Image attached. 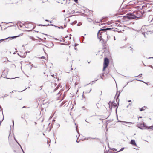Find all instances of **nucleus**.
Segmentation results:
<instances>
[{"label": "nucleus", "instance_id": "f257e3e1", "mask_svg": "<svg viewBox=\"0 0 153 153\" xmlns=\"http://www.w3.org/2000/svg\"><path fill=\"white\" fill-rule=\"evenodd\" d=\"M102 30L103 29H101L99 30L97 34V37L100 40V41L103 39L102 37L104 38L105 36L107 35V32H106L105 30Z\"/></svg>", "mask_w": 153, "mask_h": 153}, {"label": "nucleus", "instance_id": "f03ea898", "mask_svg": "<svg viewBox=\"0 0 153 153\" xmlns=\"http://www.w3.org/2000/svg\"><path fill=\"white\" fill-rule=\"evenodd\" d=\"M137 126L139 128L141 129H152V128H153V126H152L149 127H148L145 124V123L142 122L141 124H138L137 125Z\"/></svg>", "mask_w": 153, "mask_h": 153}, {"label": "nucleus", "instance_id": "7ed1b4c3", "mask_svg": "<svg viewBox=\"0 0 153 153\" xmlns=\"http://www.w3.org/2000/svg\"><path fill=\"white\" fill-rule=\"evenodd\" d=\"M138 13H138L137 14V15H136L133 13L128 14L127 17L129 19H135L136 18L140 17V16H139L137 15V14Z\"/></svg>", "mask_w": 153, "mask_h": 153}, {"label": "nucleus", "instance_id": "20e7f679", "mask_svg": "<svg viewBox=\"0 0 153 153\" xmlns=\"http://www.w3.org/2000/svg\"><path fill=\"white\" fill-rule=\"evenodd\" d=\"M109 63V60L107 58H105L104 59L103 64V71H104L105 69L107 67Z\"/></svg>", "mask_w": 153, "mask_h": 153}, {"label": "nucleus", "instance_id": "39448f33", "mask_svg": "<svg viewBox=\"0 0 153 153\" xmlns=\"http://www.w3.org/2000/svg\"><path fill=\"white\" fill-rule=\"evenodd\" d=\"M19 35L18 36H13L12 37H8L7 38H5V39H0V43L1 42H2V41L4 40H5L8 39H12L16 38L17 37H19Z\"/></svg>", "mask_w": 153, "mask_h": 153}, {"label": "nucleus", "instance_id": "423d86ee", "mask_svg": "<svg viewBox=\"0 0 153 153\" xmlns=\"http://www.w3.org/2000/svg\"><path fill=\"white\" fill-rule=\"evenodd\" d=\"M149 29H150H150H149V31H148L147 32H146V33L147 34H149V32H150V33H151L152 32V33H153V26H151V27H149Z\"/></svg>", "mask_w": 153, "mask_h": 153}, {"label": "nucleus", "instance_id": "0eeeda50", "mask_svg": "<svg viewBox=\"0 0 153 153\" xmlns=\"http://www.w3.org/2000/svg\"><path fill=\"white\" fill-rule=\"evenodd\" d=\"M130 143L133 145L136 146L137 145L136 143L135 140H132L130 142Z\"/></svg>", "mask_w": 153, "mask_h": 153}, {"label": "nucleus", "instance_id": "6e6552de", "mask_svg": "<svg viewBox=\"0 0 153 153\" xmlns=\"http://www.w3.org/2000/svg\"><path fill=\"white\" fill-rule=\"evenodd\" d=\"M113 29V28H108L106 29H103V30H105V31L106 32V31L107 30H111V29Z\"/></svg>", "mask_w": 153, "mask_h": 153}, {"label": "nucleus", "instance_id": "1a4fd4ad", "mask_svg": "<svg viewBox=\"0 0 153 153\" xmlns=\"http://www.w3.org/2000/svg\"><path fill=\"white\" fill-rule=\"evenodd\" d=\"M104 36H107L108 39H109L110 38V36H109L108 34H107V35H105Z\"/></svg>", "mask_w": 153, "mask_h": 153}, {"label": "nucleus", "instance_id": "9d476101", "mask_svg": "<svg viewBox=\"0 0 153 153\" xmlns=\"http://www.w3.org/2000/svg\"><path fill=\"white\" fill-rule=\"evenodd\" d=\"M53 25L51 24V25ZM38 25L39 26H46L50 25L48 24V25H41V24H40V25Z\"/></svg>", "mask_w": 153, "mask_h": 153}, {"label": "nucleus", "instance_id": "9b49d317", "mask_svg": "<svg viewBox=\"0 0 153 153\" xmlns=\"http://www.w3.org/2000/svg\"><path fill=\"white\" fill-rule=\"evenodd\" d=\"M114 103V102H109L108 103V105H109V107H110V105H111L113 104V103Z\"/></svg>", "mask_w": 153, "mask_h": 153}, {"label": "nucleus", "instance_id": "f8f14e48", "mask_svg": "<svg viewBox=\"0 0 153 153\" xmlns=\"http://www.w3.org/2000/svg\"><path fill=\"white\" fill-rule=\"evenodd\" d=\"M120 122H122V123H127V124L129 123H130V122H127L124 121H120Z\"/></svg>", "mask_w": 153, "mask_h": 153}, {"label": "nucleus", "instance_id": "ddd939ff", "mask_svg": "<svg viewBox=\"0 0 153 153\" xmlns=\"http://www.w3.org/2000/svg\"><path fill=\"white\" fill-rule=\"evenodd\" d=\"M91 88L89 91L88 92L87 91H85L84 92V93L86 94L87 93H89L91 91Z\"/></svg>", "mask_w": 153, "mask_h": 153}, {"label": "nucleus", "instance_id": "4468645a", "mask_svg": "<svg viewBox=\"0 0 153 153\" xmlns=\"http://www.w3.org/2000/svg\"><path fill=\"white\" fill-rule=\"evenodd\" d=\"M88 19V21L89 22H91L93 21L91 19Z\"/></svg>", "mask_w": 153, "mask_h": 153}, {"label": "nucleus", "instance_id": "2eb2a0df", "mask_svg": "<svg viewBox=\"0 0 153 153\" xmlns=\"http://www.w3.org/2000/svg\"><path fill=\"white\" fill-rule=\"evenodd\" d=\"M82 24V23L81 22H79L78 23L77 25V26H79L81 25Z\"/></svg>", "mask_w": 153, "mask_h": 153}, {"label": "nucleus", "instance_id": "dca6fc26", "mask_svg": "<svg viewBox=\"0 0 153 153\" xmlns=\"http://www.w3.org/2000/svg\"><path fill=\"white\" fill-rule=\"evenodd\" d=\"M77 23V21H74V22H73L72 23V24H76Z\"/></svg>", "mask_w": 153, "mask_h": 153}, {"label": "nucleus", "instance_id": "f3484780", "mask_svg": "<svg viewBox=\"0 0 153 153\" xmlns=\"http://www.w3.org/2000/svg\"><path fill=\"white\" fill-rule=\"evenodd\" d=\"M145 107V106H144V107H142V108H140V111H143L144 110V108Z\"/></svg>", "mask_w": 153, "mask_h": 153}, {"label": "nucleus", "instance_id": "a211bd4d", "mask_svg": "<svg viewBox=\"0 0 153 153\" xmlns=\"http://www.w3.org/2000/svg\"><path fill=\"white\" fill-rule=\"evenodd\" d=\"M42 2H44L45 1H48V0H41Z\"/></svg>", "mask_w": 153, "mask_h": 153}, {"label": "nucleus", "instance_id": "6ab92c4d", "mask_svg": "<svg viewBox=\"0 0 153 153\" xmlns=\"http://www.w3.org/2000/svg\"><path fill=\"white\" fill-rule=\"evenodd\" d=\"M124 149V148H122L120 150H119V151H118L117 152H119L120 151H123V150Z\"/></svg>", "mask_w": 153, "mask_h": 153}, {"label": "nucleus", "instance_id": "aec40b11", "mask_svg": "<svg viewBox=\"0 0 153 153\" xmlns=\"http://www.w3.org/2000/svg\"><path fill=\"white\" fill-rule=\"evenodd\" d=\"M51 47H53L54 46V44L53 43H51Z\"/></svg>", "mask_w": 153, "mask_h": 153}, {"label": "nucleus", "instance_id": "412c9836", "mask_svg": "<svg viewBox=\"0 0 153 153\" xmlns=\"http://www.w3.org/2000/svg\"><path fill=\"white\" fill-rule=\"evenodd\" d=\"M58 88V87H56L55 89L54 90V91H56V90Z\"/></svg>", "mask_w": 153, "mask_h": 153}, {"label": "nucleus", "instance_id": "4be33fe9", "mask_svg": "<svg viewBox=\"0 0 153 153\" xmlns=\"http://www.w3.org/2000/svg\"><path fill=\"white\" fill-rule=\"evenodd\" d=\"M145 33V32H143V34L144 35V37H146Z\"/></svg>", "mask_w": 153, "mask_h": 153}, {"label": "nucleus", "instance_id": "5701e85b", "mask_svg": "<svg viewBox=\"0 0 153 153\" xmlns=\"http://www.w3.org/2000/svg\"><path fill=\"white\" fill-rule=\"evenodd\" d=\"M144 28H145V27H142V28H141V31H143V29H144Z\"/></svg>", "mask_w": 153, "mask_h": 153}, {"label": "nucleus", "instance_id": "b1692460", "mask_svg": "<svg viewBox=\"0 0 153 153\" xmlns=\"http://www.w3.org/2000/svg\"><path fill=\"white\" fill-rule=\"evenodd\" d=\"M61 94V92H59L57 94V95H60Z\"/></svg>", "mask_w": 153, "mask_h": 153}, {"label": "nucleus", "instance_id": "393cba45", "mask_svg": "<svg viewBox=\"0 0 153 153\" xmlns=\"http://www.w3.org/2000/svg\"><path fill=\"white\" fill-rule=\"evenodd\" d=\"M34 28H35V27H33V28H32L31 30H29V31H32V30L33 29H34Z\"/></svg>", "mask_w": 153, "mask_h": 153}, {"label": "nucleus", "instance_id": "a878e982", "mask_svg": "<svg viewBox=\"0 0 153 153\" xmlns=\"http://www.w3.org/2000/svg\"><path fill=\"white\" fill-rule=\"evenodd\" d=\"M74 1L76 2V3H77L78 2V0H74Z\"/></svg>", "mask_w": 153, "mask_h": 153}, {"label": "nucleus", "instance_id": "bb28decb", "mask_svg": "<svg viewBox=\"0 0 153 153\" xmlns=\"http://www.w3.org/2000/svg\"><path fill=\"white\" fill-rule=\"evenodd\" d=\"M16 77H15L16 78ZM7 78V79H8V78ZM15 78H9V79H15Z\"/></svg>", "mask_w": 153, "mask_h": 153}, {"label": "nucleus", "instance_id": "cd10ccee", "mask_svg": "<svg viewBox=\"0 0 153 153\" xmlns=\"http://www.w3.org/2000/svg\"><path fill=\"white\" fill-rule=\"evenodd\" d=\"M45 58V57L44 56H42L41 57V59H44Z\"/></svg>", "mask_w": 153, "mask_h": 153}, {"label": "nucleus", "instance_id": "c85d7f7f", "mask_svg": "<svg viewBox=\"0 0 153 153\" xmlns=\"http://www.w3.org/2000/svg\"><path fill=\"white\" fill-rule=\"evenodd\" d=\"M21 147V149L22 150V152H23V153H24V151H23V149H22V147L21 146V147Z\"/></svg>", "mask_w": 153, "mask_h": 153}, {"label": "nucleus", "instance_id": "c756f323", "mask_svg": "<svg viewBox=\"0 0 153 153\" xmlns=\"http://www.w3.org/2000/svg\"><path fill=\"white\" fill-rule=\"evenodd\" d=\"M17 143H18V144L20 146V147H21V145H20V144L18 142H17Z\"/></svg>", "mask_w": 153, "mask_h": 153}, {"label": "nucleus", "instance_id": "7c9ffc66", "mask_svg": "<svg viewBox=\"0 0 153 153\" xmlns=\"http://www.w3.org/2000/svg\"><path fill=\"white\" fill-rule=\"evenodd\" d=\"M113 149V150L114 151H117V149H114V148Z\"/></svg>", "mask_w": 153, "mask_h": 153}, {"label": "nucleus", "instance_id": "2f4dec72", "mask_svg": "<svg viewBox=\"0 0 153 153\" xmlns=\"http://www.w3.org/2000/svg\"><path fill=\"white\" fill-rule=\"evenodd\" d=\"M142 75V74H140L139 75V76H140V77H141V75Z\"/></svg>", "mask_w": 153, "mask_h": 153}, {"label": "nucleus", "instance_id": "473e14b6", "mask_svg": "<svg viewBox=\"0 0 153 153\" xmlns=\"http://www.w3.org/2000/svg\"><path fill=\"white\" fill-rule=\"evenodd\" d=\"M149 67H151L152 68V69H153V66H152V65H150L149 66Z\"/></svg>", "mask_w": 153, "mask_h": 153}, {"label": "nucleus", "instance_id": "72a5a7b5", "mask_svg": "<svg viewBox=\"0 0 153 153\" xmlns=\"http://www.w3.org/2000/svg\"><path fill=\"white\" fill-rule=\"evenodd\" d=\"M120 94V92H119V94H118V95L117 96V99L118 98V97L119 96Z\"/></svg>", "mask_w": 153, "mask_h": 153}, {"label": "nucleus", "instance_id": "f704fd0d", "mask_svg": "<svg viewBox=\"0 0 153 153\" xmlns=\"http://www.w3.org/2000/svg\"><path fill=\"white\" fill-rule=\"evenodd\" d=\"M84 92H83V94L82 95V97L84 98Z\"/></svg>", "mask_w": 153, "mask_h": 153}, {"label": "nucleus", "instance_id": "c9c22d12", "mask_svg": "<svg viewBox=\"0 0 153 153\" xmlns=\"http://www.w3.org/2000/svg\"><path fill=\"white\" fill-rule=\"evenodd\" d=\"M12 122H13V126H14V121H13V120Z\"/></svg>", "mask_w": 153, "mask_h": 153}, {"label": "nucleus", "instance_id": "e433bc0d", "mask_svg": "<svg viewBox=\"0 0 153 153\" xmlns=\"http://www.w3.org/2000/svg\"><path fill=\"white\" fill-rule=\"evenodd\" d=\"M14 139H15V141L17 143V142H18L17 141V140H16V139L15 138V137H14Z\"/></svg>", "mask_w": 153, "mask_h": 153}, {"label": "nucleus", "instance_id": "4c0bfd02", "mask_svg": "<svg viewBox=\"0 0 153 153\" xmlns=\"http://www.w3.org/2000/svg\"><path fill=\"white\" fill-rule=\"evenodd\" d=\"M77 126H76V131H77V132L78 133V131L77 130Z\"/></svg>", "mask_w": 153, "mask_h": 153}, {"label": "nucleus", "instance_id": "58836bf2", "mask_svg": "<svg viewBox=\"0 0 153 153\" xmlns=\"http://www.w3.org/2000/svg\"><path fill=\"white\" fill-rule=\"evenodd\" d=\"M129 82H128V83H127V84H126V85L124 87V88L127 85V84Z\"/></svg>", "mask_w": 153, "mask_h": 153}, {"label": "nucleus", "instance_id": "ea45409f", "mask_svg": "<svg viewBox=\"0 0 153 153\" xmlns=\"http://www.w3.org/2000/svg\"><path fill=\"white\" fill-rule=\"evenodd\" d=\"M62 44L63 45H66L65 44H64V43H62Z\"/></svg>", "mask_w": 153, "mask_h": 153}, {"label": "nucleus", "instance_id": "a19ab883", "mask_svg": "<svg viewBox=\"0 0 153 153\" xmlns=\"http://www.w3.org/2000/svg\"><path fill=\"white\" fill-rule=\"evenodd\" d=\"M45 21H49V20H47V19H46V20H45Z\"/></svg>", "mask_w": 153, "mask_h": 153}, {"label": "nucleus", "instance_id": "79ce46f5", "mask_svg": "<svg viewBox=\"0 0 153 153\" xmlns=\"http://www.w3.org/2000/svg\"><path fill=\"white\" fill-rule=\"evenodd\" d=\"M131 100H128V102H131Z\"/></svg>", "mask_w": 153, "mask_h": 153}, {"label": "nucleus", "instance_id": "37998d69", "mask_svg": "<svg viewBox=\"0 0 153 153\" xmlns=\"http://www.w3.org/2000/svg\"><path fill=\"white\" fill-rule=\"evenodd\" d=\"M7 95V94H5V95H4V97H6Z\"/></svg>", "mask_w": 153, "mask_h": 153}, {"label": "nucleus", "instance_id": "c03bdc74", "mask_svg": "<svg viewBox=\"0 0 153 153\" xmlns=\"http://www.w3.org/2000/svg\"><path fill=\"white\" fill-rule=\"evenodd\" d=\"M76 142H77V143H78V142H79V141H78V140H77H77H76Z\"/></svg>", "mask_w": 153, "mask_h": 153}, {"label": "nucleus", "instance_id": "a18cd8bd", "mask_svg": "<svg viewBox=\"0 0 153 153\" xmlns=\"http://www.w3.org/2000/svg\"><path fill=\"white\" fill-rule=\"evenodd\" d=\"M142 117H138V118H141Z\"/></svg>", "mask_w": 153, "mask_h": 153}, {"label": "nucleus", "instance_id": "49530a36", "mask_svg": "<svg viewBox=\"0 0 153 153\" xmlns=\"http://www.w3.org/2000/svg\"><path fill=\"white\" fill-rule=\"evenodd\" d=\"M114 40H115V37H114Z\"/></svg>", "mask_w": 153, "mask_h": 153}, {"label": "nucleus", "instance_id": "de8ad7c7", "mask_svg": "<svg viewBox=\"0 0 153 153\" xmlns=\"http://www.w3.org/2000/svg\"><path fill=\"white\" fill-rule=\"evenodd\" d=\"M153 58V57H149V58H149V59H150V58Z\"/></svg>", "mask_w": 153, "mask_h": 153}, {"label": "nucleus", "instance_id": "09e8293b", "mask_svg": "<svg viewBox=\"0 0 153 153\" xmlns=\"http://www.w3.org/2000/svg\"><path fill=\"white\" fill-rule=\"evenodd\" d=\"M1 121H0V125H1Z\"/></svg>", "mask_w": 153, "mask_h": 153}, {"label": "nucleus", "instance_id": "8fccbe9b", "mask_svg": "<svg viewBox=\"0 0 153 153\" xmlns=\"http://www.w3.org/2000/svg\"><path fill=\"white\" fill-rule=\"evenodd\" d=\"M14 91H12V92H14Z\"/></svg>", "mask_w": 153, "mask_h": 153}, {"label": "nucleus", "instance_id": "3c124183", "mask_svg": "<svg viewBox=\"0 0 153 153\" xmlns=\"http://www.w3.org/2000/svg\"><path fill=\"white\" fill-rule=\"evenodd\" d=\"M138 81H142V82H143V81H141V80H139Z\"/></svg>", "mask_w": 153, "mask_h": 153}, {"label": "nucleus", "instance_id": "603ef678", "mask_svg": "<svg viewBox=\"0 0 153 153\" xmlns=\"http://www.w3.org/2000/svg\"><path fill=\"white\" fill-rule=\"evenodd\" d=\"M35 124H36V122H35Z\"/></svg>", "mask_w": 153, "mask_h": 153}, {"label": "nucleus", "instance_id": "864d4df0", "mask_svg": "<svg viewBox=\"0 0 153 153\" xmlns=\"http://www.w3.org/2000/svg\"><path fill=\"white\" fill-rule=\"evenodd\" d=\"M35 31L36 32H38V31Z\"/></svg>", "mask_w": 153, "mask_h": 153}, {"label": "nucleus", "instance_id": "5fc2aeb1", "mask_svg": "<svg viewBox=\"0 0 153 153\" xmlns=\"http://www.w3.org/2000/svg\"><path fill=\"white\" fill-rule=\"evenodd\" d=\"M97 22V23H99V22Z\"/></svg>", "mask_w": 153, "mask_h": 153}, {"label": "nucleus", "instance_id": "6e6d98bb", "mask_svg": "<svg viewBox=\"0 0 153 153\" xmlns=\"http://www.w3.org/2000/svg\"><path fill=\"white\" fill-rule=\"evenodd\" d=\"M25 90H23V91H25Z\"/></svg>", "mask_w": 153, "mask_h": 153}, {"label": "nucleus", "instance_id": "4d7b16f0", "mask_svg": "<svg viewBox=\"0 0 153 153\" xmlns=\"http://www.w3.org/2000/svg\"><path fill=\"white\" fill-rule=\"evenodd\" d=\"M25 90H23V91H25Z\"/></svg>", "mask_w": 153, "mask_h": 153}, {"label": "nucleus", "instance_id": "13d9d810", "mask_svg": "<svg viewBox=\"0 0 153 153\" xmlns=\"http://www.w3.org/2000/svg\"><path fill=\"white\" fill-rule=\"evenodd\" d=\"M25 90H23V91H25Z\"/></svg>", "mask_w": 153, "mask_h": 153}, {"label": "nucleus", "instance_id": "bf43d9fd", "mask_svg": "<svg viewBox=\"0 0 153 153\" xmlns=\"http://www.w3.org/2000/svg\"><path fill=\"white\" fill-rule=\"evenodd\" d=\"M3 119H4V117H3Z\"/></svg>", "mask_w": 153, "mask_h": 153}, {"label": "nucleus", "instance_id": "052dcab7", "mask_svg": "<svg viewBox=\"0 0 153 153\" xmlns=\"http://www.w3.org/2000/svg\"><path fill=\"white\" fill-rule=\"evenodd\" d=\"M75 125H76V123H75Z\"/></svg>", "mask_w": 153, "mask_h": 153}, {"label": "nucleus", "instance_id": "680f3d73", "mask_svg": "<svg viewBox=\"0 0 153 153\" xmlns=\"http://www.w3.org/2000/svg\"><path fill=\"white\" fill-rule=\"evenodd\" d=\"M100 76H101V77L102 78V76H101L100 75Z\"/></svg>", "mask_w": 153, "mask_h": 153}, {"label": "nucleus", "instance_id": "e2e57ef3", "mask_svg": "<svg viewBox=\"0 0 153 153\" xmlns=\"http://www.w3.org/2000/svg\"><path fill=\"white\" fill-rule=\"evenodd\" d=\"M75 85H76V83H75Z\"/></svg>", "mask_w": 153, "mask_h": 153}, {"label": "nucleus", "instance_id": "0e129e2a", "mask_svg": "<svg viewBox=\"0 0 153 153\" xmlns=\"http://www.w3.org/2000/svg\"><path fill=\"white\" fill-rule=\"evenodd\" d=\"M130 104H130V103H129V105H130Z\"/></svg>", "mask_w": 153, "mask_h": 153}, {"label": "nucleus", "instance_id": "69168bd1", "mask_svg": "<svg viewBox=\"0 0 153 153\" xmlns=\"http://www.w3.org/2000/svg\"><path fill=\"white\" fill-rule=\"evenodd\" d=\"M145 141L147 142V141H146V140H145Z\"/></svg>", "mask_w": 153, "mask_h": 153}, {"label": "nucleus", "instance_id": "338daca9", "mask_svg": "<svg viewBox=\"0 0 153 153\" xmlns=\"http://www.w3.org/2000/svg\"><path fill=\"white\" fill-rule=\"evenodd\" d=\"M145 141L147 142V141H146V140H145Z\"/></svg>", "mask_w": 153, "mask_h": 153}, {"label": "nucleus", "instance_id": "774afa93", "mask_svg": "<svg viewBox=\"0 0 153 153\" xmlns=\"http://www.w3.org/2000/svg\"><path fill=\"white\" fill-rule=\"evenodd\" d=\"M145 141L147 142V141H146V140H145Z\"/></svg>", "mask_w": 153, "mask_h": 153}]
</instances>
